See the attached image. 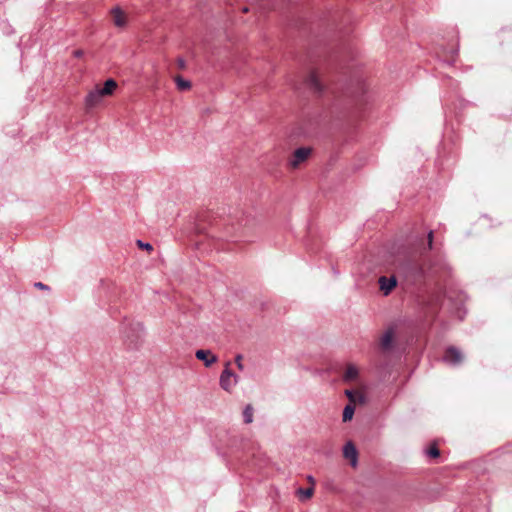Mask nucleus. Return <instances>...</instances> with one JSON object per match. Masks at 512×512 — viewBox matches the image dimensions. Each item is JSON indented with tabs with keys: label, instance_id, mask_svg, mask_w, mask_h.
I'll return each mask as SVG.
<instances>
[{
	"label": "nucleus",
	"instance_id": "obj_1",
	"mask_svg": "<svg viewBox=\"0 0 512 512\" xmlns=\"http://www.w3.org/2000/svg\"><path fill=\"white\" fill-rule=\"evenodd\" d=\"M305 83L317 98L323 100L331 114L337 117H347L361 110L367 103V85L360 72L359 62L351 47L336 66L335 74L323 82L319 72L311 69Z\"/></svg>",
	"mask_w": 512,
	"mask_h": 512
},
{
	"label": "nucleus",
	"instance_id": "obj_2",
	"mask_svg": "<svg viewBox=\"0 0 512 512\" xmlns=\"http://www.w3.org/2000/svg\"><path fill=\"white\" fill-rule=\"evenodd\" d=\"M393 265L407 288L414 292L427 290L436 277L448 276L450 269L434 242L433 230L413 234L398 245Z\"/></svg>",
	"mask_w": 512,
	"mask_h": 512
},
{
	"label": "nucleus",
	"instance_id": "obj_3",
	"mask_svg": "<svg viewBox=\"0 0 512 512\" xmlns=\"http://www.w3.org/2000/svg\"><path fill=\"white\" fill-rule=\"evenodd\" d=\"M254 219L248 216L238 218L229 214L223 218L212 211H203L191 224V243L196 249L208 252L224 249L223 241H252L249 231Z\"/></svg>",
	"mask_w": 512,
	"mask_h": 512
},
{
	"label": "nucleus",
	"instance_id": "obj_4",
	"mask_svg": "<svg viewBox=\"0 0 512 512\" xmlns=\"http://www.w3.org/2000/svg\"><path fill=\"white\" fill-rule=\"evenodd\" d=\"M123 343L129 350H137L143 340L144 329L140 322L130 321L124 317L120 324Z\"/></svg>",
	"mask_w": 512,
	"mask_h": 512
},
{
	"label": "nucleus",
	"instance_id": "obj_5",
	"mask_svg": "<svg viewBox=\"0 0 512 512\" xmlns=\"http://www.w3.org/2000/svg\"><path fill=\"white\" fill-rule=\"evenodd\" d=\"M465 299L466 295L460 292L455 297L448 296L443 304L447 306L450 314L458 321H462L467 314Z\"/></svg>",
	"mask_w": 512,
	"mask_h": 512
},
{
	"label": "nucleus",
	"instance_id": "obj_6",
	"mask_svg": "<svg viewBox=\"0 0 512 512\" xmlns=\"http://www.w3.org/2000/svg\"><path fill=\"white\" fill-rule=\"evenodd\" d=\"M445 85L455 94L454 96H445L443 98V105L449 106L454 105L457 109H464L466 106L471 105L472 103L458 95L457 89L459 87L458 81L454 80L450 76L445 77Z\"/></svg>",
	"mask_w": 512,
	"mask_h": 512
},
{
	"label": "nucleus",
	"instance_id": "obj_7",
	"mask_svg": "<svg viewBox=\"0 0 512 512\" xmlns=\"http://www.w3.org/2000/svg\"><path fill=\"white\" fill-rule=\"evenodd\" d=\"M397 324L388 326L380 338L379 346L383 352H391L395 349L397 343Z\"/></svg>",
	"mask_w": 512,
	"mask_h": 512
},
{
	"label": "nucleus",
	"instance_id": "obj_8",
	"mask_svg": "<svg viewBox=\"0 0 512 512\" xmlns=\"http://www.w3.org/2000/svg\"><path fill=\"white\" fill-rule=\"evenodd\" d=\"M312 151V148L306 146L297 148L288 161L289 166L293 169L298 168L302 163L309 159Z\"/></svg>",
	"mask_w": 512,
	"mask_h": 512
},
{
	"label": "nucleus",
	"instance_id": "obj_9",
	"mask_svg": "<svg viewBox=\"0 0 512 512\" xmlns=\"http://www.w3.org/2000/svg\"><path fill=\"white\" fill-rule=\"evenodd\" d=\"M463 359V353L453 345L448 346L444 351L443 361L450 366H459L463 362Z\"/></svg>",
	"mask_w": 512,
	"mask_h": 512
},
{
	"label": "nucleus",
	"instance_id": "obj_10",
	"mask_svg": "<svg viewBox=\"0 0 512 512\" xmlns=\"http://www.w3.org/2000/svg\"><path fill=\"white\" fill-rule=\"evenodd\" d=\"M238 383V376L229 368V364H227L226 368L220 375L219 384L220 387L230 392L232 387H234Z\"/></svg>",
	"mask_w": 512,
	"mask_h": 512
},
{
	"label": "nucleus",
	"instance_id": "obj_11",
	"mask_svg": "<svg viewBox=\"0 0 512 512\" xmlns=\"http://www.w3.org/2000/svg\"><path fill=\"white\" fill-rule=\"evenodd\" d=\"M109 96L102 85H96L85 97V103L88 108H93L98 105L104 97Z\"/></svg>",
	"mask_w": 512,
	"mask_h": 512
},
{
	"label": "nucleus",
	"instance_id": "obj_12",
	"mask_svg": "<svg viewBox=\"0 0 512 512\" xmlns=\"http://www.w3.org/2000/svg\"><path fill=\"white\" fill-rule=\"evenodd\" d=\"M399 280L396 275L381 276L378 279L379 289L384 296H388L397 286Z\"/></svg>",
	"mask_w": 512,
	"mask_h": 512
},
{
	"label": "nucleus",
	"instance_id": "obj_13",
	"mask_svg": "<svg viewBox=\"0 0 512 512\" xmlns=\"http://www.w3.org/2000/svg\"><path fill=\"white\" fill-rule=\"evenodd\" d=\"M195 357L203 362L206 367H211L218 361V357L209 349H198L195 352Z\"/></svg>",
	"mask_w": 512,
	"mask_h": 512
},
{
	"label": "nucleus",
	"instance_id": "obj_14",
	"mask_svg": "<svg viewBox=\"0 0 512 512\" xmlns=\"http://www.w3.org/2000/svg\"><path fill=\"white\" fill-rule=\"evenodd\" d=\"M458 52H459L458 44H452L448 47L443 48L442 61L445 64H447L448 66H452L456 62Z\"/></svg>",
	"mask_w": 512,
	"mask_h": 512
},
{
	"label": "nucleus",
	"instance_id": "obj_15",
	"mask_svg": "<svg viewBox=\"0 0 512 512\" xmlns=\"http://www.w3.org/2000/svg\"><path fill=\"white\" fill-rule=\"evenodd\" d=\"M359 375L360 373L358 367L351 363L347 364L343 368V371L341 373L342 380L345 383H352L358 381Z\"/></svg>",
	"mask_w": 512,
	"mask_h": 512
},
{
	"label": "nucleus",
	"instance_id": "obj_16",
	"mask_svg": "<svg viewBox=\"0 0 512 512\" xmlns=\"http://www.w3.org/2000/svg\"><path fill=\"white\" fill-rule=\"evenodd\" d=\"M344 458L350 460L351 466L355 467L358 463V450L356 446L351 442H347L343 447Z\"/></svg>",
	"mask_w": 512,
	"mask_h": 512
},
{
	"label": "nucleus",
	"instance_id": "obj_17",
	"mask_svg": "<svg viewBox=\"0 0 512 512\" xmlns=\"http://www.w3.org/2000/svg\"><path fill=\"white\" fill-rule=\"evenodd\" d=\"M115 26L123 28L127 24L126 15L121 7L115 6L110 11Z\"/></svg>",
	"mask_w": 512,
	"mask_h": 512
},
{
	"label": "nucleus",
	"instance_id": "obj_18",
	"mask_svg": "<svg viewBox=\"0 0 512 512\" xmlns=\"http://www.w3.org/2000/svg\"><path fill=\"white\" fill-rule=\"evenodd\" d=\"M345 396L349 399V403L365 404L367 398L365 394L358 392L354 389H346L344 392Z\"/></svg>",
	"mask_w": 512,
	"mask_h": 512
},
{
	"label": "nucleus",
	"instance_id": "obj_19",
	"mask_svg": "<svg viewBox=\"0 0 512 512\" xmlns=\"http://www.w3.org/2000/svg\"><path fill=\"white\" fill-rule=\"evenodd\" d=\"M355 414V406L352 403H348L342 413V421L344 423L350 422Z\"/></svg>",
	"mask_w": 512,
	"mask_h": 512
},
{
	"label": "nucleus",
	"instance_id": "obj_20",
	"mask_svg": "<svg viewBox=\"0 0 512 512\" xmlns=\"http://www.w3.org/2000/svg\"><path fill=\"white\" fill-rule=\"evenodd\" d=\"M296 493L300 500L305 501V500L310 499L313 496L314 487L313 486L307 487V488L299 487L297 489Z\"/></svg>",
	"mask_w": 512,
	"mask_h": 512
},
{
	"label": "nucleus",
	"instance_id": "obj_21",
	"mask_svg": "<svg viewBox=\"0 0 512 512\" xmlns=\"http://www.w3.org/2000/svg\"><path fill=\"white\" fill-rule=\"evenodd\" d=\"M424 453L428 458L431 459H436L440 457V450L438 449L435 443H431L428 447H426Z\"/></svg>",
	"mask_w": 512,
	"mask_h": 512
},
{
	"label": "nucleus",
	"instance_id": "obj_22",
	"mask_svg": "<svg viewBox=\"0 0 512 512\" xmlns=\"http://www.w3.org/2000/svg\"><path fill=\"white\" fill-rule=\"evenodd\" d=\"M253 406L251 404H247L242 412L243 415V421L245 424H250L253 422Z\"/></svg>",
	"mask_w": 512,
	"mask_h": 512
},
{
	"label": "nucleus",
	"instance_id": "obj_23",
	"mask_svg": "<svg viewBox=\"0 0 512 512\" xmlns=\"http://www.w3.org/2000/svg\"><path fill=\"white\" fill-rule=\"evenodd\" d=\"M175 84L180 91H186L191 88V82L181 76L175 78Z\"/></svg>",
	"mask_w": 512,
	"mask_h": 512
},
{
	"label": "nucleus",
	"instance_id": "obj_24",
	"mask_svg": "<svg viewBox=\"0 0 512 512\" xmlns=\"http://www.w3.org/2000/svg\"><path fill=\"white\" fill-rule=\"evenodd\" d=\"M102 87L104 88V91L110 96L114 93L117 87V82L113 78H109L104 82Z\"/></svg>",
	"mask_w": 512,
	"mask_h": 512
},
{
	"label": "nucleus",
	"instance_id": "obj_25",
	"mask_svg": "<svg viewBox=\"0 0 512 512\" xmlns=\"http://www.w3.org/2000/svg\"><path fill=\"white\" fill-rule=\"evenodd\" d=\"M445 158H446V147L445 143H443L441 149L438 151V158H437V165L440 166L442 169L445 168Z\"/></svg>",
	"mask_w": 512,
	"mask_h": 512
},
{
	"label": "nucleus",
	"instance_id": "obj_26",
	"mask_svg": "<svg viewBox=\"0 0 512 512\" xmlns=\"http://www.w3.org/2000/svg\"><path fill=\"white\" fill-rule=\"evenodd\" d=\"M136 244L142 250H147V251H152L153 250V246L149 242H144V241L138 239L136 241Z\"/></svg>",
	"mask_w": 512,
	"mask_h": 512
},
{
	"label": "nucleus",
	"instance_id": "obj_27",
	"mask_svg": "<svg viewBox=\"0 0 512 512\" xmlns=\"http://www.w3.org/2000/svg\"><path fill=\"white\" fill-rule=\"evenodd\" d=\"M235 363H236V366L239 370H243L244 369V365L242 363V355L238 354L235 358Z\"/></svg>",
	"mask_w": 512,
	"mask_h": 512
},
{
	"label": "nucleus",
	"instance_id": "obj_28",
	"mask_svg": "<svg viewBox=\"0 0 512 512\" xmlns=\"http://www.w3.org/2000/svg\"><path fill=\"white\" fill-rule=\"evenodd\" d=\"M34 287L40 290H50V287L42 282H35Z\"/></svg>",
	"mask_w": 512,
	"mask_h": 512
},
{
	"label": "nucleus",
	"instance_id": "obj_29",
	"mask_svg": "<svg viewBox=\"0 0 512 512\" xmlns=\"http://www.w3.org/2000/svg\"><path fill=\"white\" fill-rule=\"evenodd\" d=\"M333 26L336 30H338L343 36L348 34V31H343L342 28L334 21Z\"/></svg>",
	"mask_w": 512,
	"mask_h": 512
},
{
	"label": "nucleus",
	"instance_id": "obj_30",
	"mask_svg": "<svg viewBox=\"0 0 512 512\" xmlns=\"http://www.w3.org/2000/svg\"><path fill=\"white\" fill-rule=\"evenodd\" d=\"M178 64H179L180 68H184L185 67V60L183 58H180L178 60Z\"/></svg>",
	"mask_w": 512,
	"mask_h": 512
},
{
	"label": "nucleus",
	"instance_id": "obj_31",
	"mask_svg": "<svg viewBox=\"0 0 512 512\" xmlns=\"http://www.w3.org/2000/svg\"><path fill=\"white\" fill-rule=\"evenodd\" d=\"M76 57H81L83 55V52L81 50H77L74 52Z\"/></svg>",
	"mask_w": 512,
	"mask_h": 512
},
{
	"label": "nucleus",
	"instance_id": "obj_32",
	"mask_svg": "<svg viewBox=\"0 0 512 512\" xmlns=\"http://www.w3.org/2000/svg\"><path fill=\"white\" fill-rule=\"evenodd\" d=\"M307 479H308V481H309V482H311L312 484H314V483H315L313 476L309 475V476L307 477Z\"/></svg>",
	"mask_w": 512,
	"mask_h": 512
},
{
	"label": "nucleus",
	"instance_id": "obj_33",
	"mask_svg": "<svg viewBox=\"0 0 512 512\" xmlns=\"http://www.w3.org/2000/svg\"><path fill=\"white\" fill-rule=\"evenodd\" d=\"M333 271H334L335 275H338V271L337 270L333 269Z\"/></svg>",
	"mask_w": 512,
	"mask_h": 512
},
{
	"label": "nucleus",
	"instance_id": "obj_34",
	"mask_svg": "<svg viewBox=\"0 0 512 512\" xmlns=\"http://www.w3.org/2000/svg\"><path fill=\"white\" fill-rule=\"evenodd\" d=\"M243 11H244V12H247V11H248V8H247V7L243 8Z\"/></svg>",
	"mask_w": 512,
	"mask_h": 512
}]
</instances>
